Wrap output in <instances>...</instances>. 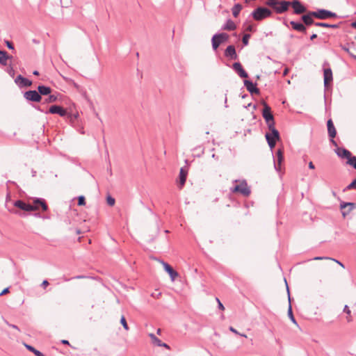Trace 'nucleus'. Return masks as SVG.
I'll list each match as a JSON object with an SVG mask.
<instances>
[{
    "mask_svg": "<svg viewBox=\"0 0 356 356\" xmlns=\"http://www.w3.org/2000/svg\"><path fill=\"white\" fill-rule=\"evenodd\" d=\"M276 20L282 21V24L287 28H289V25H291V29L293 31L302 33H307V27L314 25L315 24H318L314 21L312 18L307 17H300V21H291L288 22L285 17H277Z\"/></svg>",
    "mask_w": 356,
    "mask_h": 356,
    "instance_id": "f257e3e1",
    "label": "nucleus"
},
{
    "mask_svg": "<svg viewBox=\"0 0 356 356\" xmlns=\"http://www.w3.org/2000/svg\"><path fill=\"white\" fill-rule=\"evenodd\" d=\"M13 206L17 209H19L21 211H19L15 208L8 209L9 212L17 215L22 218H25L29 216V213L26 212L34 211V209L32 207V204L30 203H27L22 200H17L13 202Z\"/></svg>",
    "mask_w": 356,
    "mask_h": 356,
    "instance_id": "f03ea898",
    "label": "nucleus"
},
{
    "mask_svg": "<svg viewBox=\"0 0 356 356\" xmlns=\"http://www.w3.org/2000/svg\"><path fill=\"white\" fill-rule=\"evenodd\" d=\"M265 4L270 7L276 14H282L289 10L290 1L282 0L280 1H274V0H267Z\"/></svg>",
    "mask_w": 356,
    "mask_h": 356,
    "instance_id": "7ed1b4c3",
    "label": "nucleus"
},
{
    "mask_svg": "<svg viewBox=\"0 0 356 356\" xmlns=\"http://www.w3.org/2000/svg\"><path fill=\"white\" fill-rule=\"evenodd\" d=\"M273 10L267 7L258 6L250 14V16L256 21H262L271 17Z\"/></svg>",
    "mask_w": 356,
    "mask_h": 356,
    "instance_id": "20e7f679",
    "label": "nucleus"
},
{
    "mask_svg": "<svg viewBox=\"0 0 356 356\" xmlns=\"http://www.w3.org/2000/svg\"><path fill=\"white\" fill-rule=\"evenodd\" d=\"M261 104L263 106L261 111L262 117L265 120L268 128H273L275 122L271 108L265 101H262Z\"/></svg>",
    "mask_w": 356,
    "mask_h": 356,
    "instance_id": "39448f33",
    "label": "nucleus"
},
{
    "mask_svg": "<svg viewBox=\"0 0 356 356\" xmlns=\"http://www.w3.org/2000/svg\"><path fill=\"white\" fill-rule=\"evenodd\" d=\"M229 35L227 33H217L211 38V45L214 51H216L219 46L229 40Z\"/></svg>",
    "mask_w": 356,
    "mask_h": 356,
    "instance_id": "423d86ee",
    "label": "nucleus"
},
{
    "mask_svg": "<svg viewBox=\"0 0 356 356\" xmlns=\"http://www.w3.org/2000/svg\"><path fill=\"white\" fill-rule=\"evenodd\" d=\"M230 190L232 193H239L245 197H248L251 193L250 188L248 186V183L245 179L240 184H236L231 188Z\"/></svg>",
    "mask_w": 356,
    "mask_h": 356,
    "instance_id": "0eeeda50",
    "label": "nucleus"
},
{
    "mask_svg": "<svg viewBox=\"0 0 356 356\" xmlns=\"http://www.w3.org/2000/svg\"><path fill=\"white\" fill-rule=\"evenodd\" d=\"M290 7L293 9V14L299 15L307 12V6L299 0L290 1Z\"/></svg>",
    "mask_w": 356,
    "mask_h": 356,
    "instance_id": "6e6552de",
    "label": "nucleus"
},
{
    "mask_svg": "<svg viewBox=\"0 0 356 356\" xmlns=\"http://www.w3.org/2000/svg\"><path fill=\"white\" fill-rule=\"evenodd\" d=\"M329 63L325 61L323 63V79H324V87L327 88L330 83L333 81V75L332 69L329 66Z\"/></svg>",
    "mask_w": 356,
    "mask_h": 356,
    "instance_id": "1a4fd4ad",
    "label": "nucleus"
},
{
    "mask_svg": "<svg viewBox=\"0 0 356 356\" xmlns=\"http://www.w3.org/2000/svg\"><path fill=\"white\" fill-rule=\"evenodd\" d=\"M327 134L330 138V143L334 146L337 147V143L334 140V138L337 136V130L334 125L332 119H329L327 121Z\"/></svg>",
    "mask_w": 356,
    "mask_h": 356,
    "instance_id": "9d476101",
    "label": "nucleus"
},
{
    "mask_svg": "<svg viewBox=\"0 0 356 356\" xmlns=\"http://www.w3.org/2000/svg\"><path fill=\"white\" fill-rule=\"evenodd\" d=\"M32 207L34 209V211L41 209L42 211H47L49 209V207L46 202V200L41 197H34L33 199Z\"/></svg>",
    "mask_w": 356,
    "mask_h": 356,
    "instance_id": "9b49d317",
    "label": "nucleus"
},
{
    "mask_svg": "<svg viewBox=\"0 0 356 356\" xmlns=\"http://www.w3.org/2000/svg\"><path fill=\"white\" fill-rule=\"evenodd\" d=\"M23 96L28 102H40L42 100V97H40L38 90H35L26 91Z\"/></svg>",
    "mask_w": 356,
    "mask_h": 356,
    "instance_id": "f8f14e48",
    "label": "nucleus"
},
{
    "mask_svg": "<svg viewBox=\"0 0 356 356\" xmlns=\"http://www.w3.org/2000/svg\"><path fill=\"white\" fill-rule=\"evenodd\" d=\"M44 113L58 114L60 117H66V115H67V111L61 106L54 104L51 106L49 110L45 111Z\"/></svg>",
    "mask_w": 356,
    "mask_h": 356,
    "instance_id": "ddd939ff",
    "label": "nucleus"
},
{
    "mask_svg": "<svg viewBox=\"0 0 356 356\" xmlns=\"http://www.w3.org/2000/svg\"><path fill=\"white\" fill-rule=\"evenodd\" d=\"M284 161V154L282 149H278L274 157V168L276 171L280 172L282 169V163Z\"/></svg>",
    "mask_w": 356,
    "mask_h": 356,
    "instance_id": "4468645a",
    "label": "nucleus"
},
{
    "mask_svg": "<svg viewBox=\"0 0 356 356\" xmlns=\"http://www.w3.org/2000/svg\"><path fill=\"white\" fill-rule=\"evenodd\" d=\"M355 209H356V203L346 202H341L340 203V209L344 218Z\"/></svg>",
    "mask_w": 356,
    "mask_h": 356,
    "instance_id": "2eb2a0df",
    "label": "nucleus"
},
{
    "mask_svg": "<svg viewBox=\"0 0 356 356\" xmlns=\"http://www.w3.org/2000/svg\"><path fill=\"white\" fill-rule=\"evenodd\" d=\"M232 68L242 79H247L248 77V72L244 70L240 62H235L232 64Z\"/></svg>",
    "mask_w": 356,
    "mask_h": 356,
    "instance_id": "dca6fc26",
    "label": "nucleus"
},
{
    "mask_svg": "<svg viewBox=\"0 0 356 356\" xmlns=\"http://www.w3.org/2000/svg\"><path fill=\"white\" fill-rule=\"evenodd\" d=\"M161 263L162 264L164 270L169 275L170 280L172 281H175V279L179 276V273L173 269V268L167 262L161 260Z\"/></svg>",
    "mask_w": 356,
    "mask_h": 356,
    "instance_id": "f3484780",
    "label": "nucleus"
},
{
    "mask_svg": "<svg viewBox=\"0 0 356 356\" xmlns=\"http://www.w3.org/2000/svg\"><path fill=\"white\" fill-rule=\"evenodd\" d=\"M244 86L248 91L252 95H259L260 93L259 89L257 87V83H253L251 80L245 79L243 81Z\"/></svg>",
    "mask_w": 356,
    "mask_h": 356,
    "instance_id": "a211bd4d",
    "label": "nucleus"
},
{
    "mask_svg": "<svg viewBox=\"0 0 356 356\" xmlns=\"http://www.w3.org/2000/svg\"><path fill=\"white\" fill-rule=\"evenodd\" d=\"M340 17L337 13L323 8L318 9V19H327L329 18H338Z\"/></svg>",
    "mask_w": 356,
    "mask_h": 356,
    "instance_id": "6ab92c4d",
    "label": "nucleus"
},
{
    "mask_svg": "<svg viewBox=\"0 0 356 356\" xmlns=\"http://www.w3.org/2000/svg\"><path fill=\"white\" fill-rule=\"evenodd\" d=\"M15 83L20 88L30 87L32 85V81L27 78L24 77L19 74L15 79Z\"/></svg>",
    "mask_w": 356,
    "mask_h": 356,
    "instance_id": "aec40b11",
    "label": "nucleus"
},
{
    "mask_svg": "<svg viewBox=\"0 0 356 356\" xmlns=\"http://www.w3.org/2000/svg\"><path fill=\"white\" fill-rule=\"evenodd\" d=\"M337 155L341 159H346L348 161L349 159H351L353 155H352L351 152L344 147H339L338 146L334 149Z\"/></svg>",
    "mask_w": 356,
    "mask_h": 356,
    "instance_id": "412c9836",
    "label": "nucleus"
},
{
    "mask_svg": "<svg viewBox=\"0 0 356 356\" xmlns=\"http://www.w3.org/2000/svg\"><path fill=\"white\" fill-rule=\"evenodd\" d=\"M224 56L229 60L238 59V55L236 51V48L234 45L231 44L227 46L224 51Z\"/></svg>",
    "mask_w": 356,
    "mask_h": 356,
    "instance_id": "4be33fe9",
    "label": "nucleus"
},
{
    "mask_svg": "<svg viewBox=\"0 0 356 356\" xmlns=\"http://www.w3.org/2000/svg\"><path fill=\"white\" fill-rule=\"evenodd\" d=\"M284 281H285L286 286V291H287V293H288V299H289V308H288V316H289V318H290V320L294 324H297V321H296V318L294 317V315H293V311H292V307H291V296H290L289 288L287 282H286L285 278H284Z\"/></svg>",
    "mask_w": 356,
    "mask_h": 356,
    "instance_id": "5701e85b",
    "label": "nucleus"
},
{
    "mask_svg": "<svg viewBox=\"0 0 356 356\" xmlns=\"http://www.w3.org/2000/svg\"><path fill=\"white\" fill-rule=\"evenodd\" d=\"M270 133H266L265 135L266 139H272L275 141H277L280 139L279 131L275 129V126L273 128H268Z\"/></svg>",
    "mask_w": 356,
    "mask_h": 356,
    "instance_id": "b1692460",
    "label": "nucleus"
},
{
    "mask_svg": "<svg viewBox=\"0 0 356 356\" xmlns=\"http://www.w3.org/2000/svg\"><path fill=\"white\" fill-rule=\"evenodd\" d=\"M188 175V170L185 169L184 168H181L179 171V188H181L186 183V178Z\"/></svg>",
    "mask_w": 356,
    "mask_h": 356,
    "instance_id": "393cba45",
    "label": "nucleus"
},
{
    "mask_svg": "<svg viewBox=\"0 0 356 356\" xmlns=\"http://www.w3.org/2000/svg\"><path fill=\"white\" fill-rule=\"evenodd\" d=\"M236 29V25L231 19H227L225 24L221 27L223 31H234Z\"/></svg>",
    "mask_w": 356,
    "mask_h": 356,
    "instance_id": "a878e982",
    "label": "nucleus"
},
{
    "mask_svg": "<svg viewBox=\"0 0 356 356\" xmlns=\"http://www.w3.org/2000/svg\"><path fill=\"white\" fill-rule=\"evenodd\" d=\"M38 92L40 97L42 95H48L51 92V88L44 85H39L38 86Z\"/></svg>",
    "mask_w": 356,
    "mask_h": 356,
    "instance_id": "bb28decb",
    "label": "nucleus"
},
{
    "mask_svg": "<svg viewBox=\"0 0 356 356\" xmlns=\"http://www.w3.org/2000/svg\"><path fill=\"white\" fill-rule=\"evenodd\" d=\"M8 54L5 50H0V64L3 66H8Z\"/></svg>",
    "mask_w": 356,
    "mask_h": 356,
    "instance_id": "cd10ccee",
    "label": "nucleus"
},
{
    "mask_svg": "<svg viewBox=\"0 0 356 356\" xmlns=\"http://www.w3.org/2000/svg\"><path fill=\"white\" fill-rule=\"evenodd\" d=\"M343 24V22H340L338 24H328L325 22H318V24H315L316 26L323 27V28H332V29H338L340 27L341 24Z\"/></svg>",
    "mask_w": 356,
    "mask_h": 356,
    "instance_id": "c85d7f7f",
    "label": "nucleus"
},
{
    "mask_svg": "<svg viewBox=\"0 0 356 356\" xmlns=\"http://www.w3.org/2000/svg\"><path fill=\"white\" fill-rule=\"evenodd\" d=\"M300 17H307V18H312V19H314V18L318 19V9H317L315 11L308 10L307 9V12H305V13H303V15H302L300 16Z\"/></svg>",
    "mask_w": 356,
    "mask_h": 356,
    "instance_id": "c756f323",
    "label": "nucleus"
},
{
    "mask_svg": "<svg viewBox=\"0 0 356 356\" xmlns=\"http://www.w3.org/2000/svg\"><path fill=\"white\" fill-rule=\"evenodd\" d=\"M355 45V43L354 42H352L350 43H346L345 44H340L339 47L341 49H343L344 51L348 54V55L350 56L351 51L350 50V47H354Z\"/></svg>",
    "mask_w": 356,
    "mask_h": 356,
    "instance_id": "7c9ffc66",
    "label": "nucleus"
},
{
    "mask_svg": "<svg viewBox=\"0 0 356 356\" xmlns=\"http://www.w3.org/2000/svg\"><path fill=\"white\" fill-rule=\"evenodd\" d=\"M243 6L241 3H236L232 8V15L234 17H237L242 10Z\"/></svg>",
    "mask_w": 356,
    "mask_h": 356,
    "instance_id": "2f4dec72",
    "label": "nucleus"
},
{
    "mask_svg": "<svg viewBox=\"0 0 356 356\" xmlns=\"http://www.w3.org/2000/svg\"><path fill=\"white\" fill-rule=\"evenodd\" d=\"M25 347L28 350L33 353L35 356H45L42 352L35 349L33 346L28 344H25Z\"/></svg>",
    "mask_w": 356,
    "mask_h": 356,
    "instance_id": "473e14b6",
    "label": "nucleus"
},
{
    "mask_svg": "<svg viewBox=\"0 0 356 356\" xmlns=\"http://www.w3.org/2000/svg\"><path fill=\"white\" fill-rule=\"evenodd\" d=\"M149 336L151 338L152 341L154 345L159 346V347L161 346L162 341L158 337H156L154 334L151 333L149 334Z\"/></svg>",
    "mask_w": 356,
    "mask_h": 356,
    "instance_id": "72a5a7b5",
    "label": "nucleus"
},
{
    "mask_svg": "<svg viewBox=\"0 0 356 356\" xmlns=\"http://www.w3.org/2000/svg\"><path fill=\"white\" fill-rule=\"evenodd\" d=\"M4 43L6 45V47H8V49L11 50L13 53H14V54L16 53V49L15 48V46H14L13 43L11 41L8 40H4Z\"/></svg>",
    "mask_w": 356,
    "mask_h": 356,
    "instance_id": "f704fd0d",
    "label": "nucleus"
},
{
    "mask_svg": "<svg viewBox=\"0 0 356 356\" xmlns=\"http://www.w3.org/2000/svg\"><path fill=\"white\" fill-rule=\"evenodd\" d=\"M251 35L249 33H245L242 38V43L244 47L248 46L249 44V40Z\"/></svg>",
    "mask_w": 356,
    "mask_h": 356,
    "instance_id": "c9c22d12",
    "label": "nucleus"
},
{
    "mask_svg": "<svg viewBox=\"0 0 356 356\" xmlns=\"http://www.w3.org/2000/svg\"><path fill=\"white\" fill-rule=\"evenodd\" d=\"M49 97L45 99L44 102L45 103H53L57 101L58 98L57 96L55 95H48Z\"/></svg>",
    "mask_w": 356,
    "mask_h": 356,
    "instance_id": "e433bc0d",
    "label": "nucleus"
},
{
    "mask_svg": "<svg viewBox=\"0 0 356 356\" xmlns=\"http://www.w3.org/2000/svg\"><path fill=\"white\" fill-rule=\"evenodd\" d=\"M346 163L356 170V156H353L351 159H349L348 161H346Z\"/></svg>",
    "mask_w": 356,
    "mask_h": 356,
    "instance_id": "4c0bfd02",
    "label": "nucleus"
},
{
    "mask_svg": "<svg viewBox=\"0 0 356 356\" xmlns=\"http://www.w3.org/2000/svg\"><path fill=\"white\" fill-rule=\"evenodd\" d=\"M351 189H356V178L353 179L350 184H349L344 189L343 191H346Z\"/></svg>",
    "mask_w": 356,
    "mask_h": 356,
    "instance_id": "58836bf2",
    "label": "nucleus"
},
{
    "mask_svg": "<svg viewBox=\"0 0 356 356\" xmlns=\"http://www.w3.org/2000/svg\"><path fill=\"white\" fill-rule=\"evenodd\" d=\"M67 118L71 122H73L74 120L77 119L79 117V113H71L67 112V115H66Z\"/></svg>",
    "mask_w": 356,
    "mask_h": 356,
    "instance_id": "ea45409f",
    "label": "nucleus"
},
{
    "mask_svg": "<svg viewBox=\"0 0 356 356\" xmlns=\"http://www.w3.org/2000/svg\"><path fill=\"white\" fill-rule=\"evenodd\" d=\"M106 203L108 204V205L112 207L115 204V198H113L112 196H111L110 195H108L107 197H106Z\"/></svg>",
    "mask_w": 356,
    "mask_h": 356,
    "instance_id": "a19ab883",
    "label": "nucleus"
},
{
    "mask_svg": "<svg viewBox=\"0 0 356 356\" xmlns=\"http://www.w3.org/2000/svg\"><path fill=\"white\" fill-rule=\"evenodd\" d=\"M120 323L122 324V325L123 326L124 330H129V326H128V324L127 323V321H126V318H125L124 316H121Z\"/></svg>",
    "mask_w": 356,
    "mask_h": 356,
    "instance_id": "79ce46f5",
    "label": "nucleus"
},
{
    "mask_svg": "<svg viewBox=\"0 0 356 356\" xmlns=\"http://www.w3.org/2000/svg\"><path fill=\"white\" fill-rule=\"evenodd\" d=\"M77 204L79 206L86 205V199L83 195H80L78 197V203Z\"/></svg>",
    "mask_w": 356,
    "mask_h": 356,
    "instance_id": "37998d69",
    "label": "nucleus"
},
{
    "mask_svg": "<svg viewBox=\"0 0 356 356\" xmlns=\"http://www.w3.org/2000/svg\"><path fill=\"white\" fill-rule=\"evenodd\" d=\"M6 72L11 76H14L15 75V70L11 63L8 65L7 67Z\"/></svg>",
    "mask_w": 356,
    "mask_h": 356,
    "instance_id": "c03bdc74",
    "label": "nucleus"
},
{
    "mask_svg": "<svg viewBox=\"0 0 356 356\" xmlns=\"http://www.w3.org/2000/svg\"><path fill=\"white\" fill-rule=\"evenodd\" d=\"M266 141L268 144V146L270 147V148L271 149L275 147V146L276 145V142H277V141H275L274 140L268 139V138L266 139Z\"/></svg>",
    "mask_w": 356,
    "mask_h": 356,
    "instance_id": "a18cd8bd",
    "label": "nucleus"
},
{
    "mask_svg": "<svg viewBox=\"0 0 356 356\" xmlns=\"http://www.w3.org/2000/svg\"><path fill=\"white\" fill-rule=\"evenodd\" d=\"M245 31H249V32H254L255 31V29H254V25H252V24H248L247 26L245 27Z\"/></svg>",
    "mask_w": 356,
    "mask_h": 356,
    "instance_id": "49530a36",
    "label": "nucleus"
},
{
    "mask_svg": "<svg viewBox=\"0 0 356 356\" xmlns=\"http://www.w3.org/2000/svg\"><path fill=\"white\" fill-rule=\"evenodd\" d=\"M216 300L218 302V309H220L221 310H224L225 309V307L223 306L222 302L220 301V300L218 298H216Z\"/></svg>",
    "mask_w": 356,
    "mask_h": 356,
    "instance_id": "de8ad7c7",
    "label": "nucleus"
},
{
    "mask_svg": "<svg viewBox=\"0 0 356 356\" xmlns=\"http://www.w3.org/2000/svg\"><path fill=\"white\" fill-rule=\"evenodd\" d=\"M6 324H7L9 327H12V328H14V329L17 330V331H19V332L20 331V330H19V328L18 327V326H17V325H14V324L9 323L8 321H6Z\"/></svg>",
    "mask_w": 356,
    "mask_h": 356,
    "instance_id": "09e8293b",
    "label": "nucleus"
},
{
    "mask_svg": "<svg viewBox=\"0 0 356 356\" xmlns=\"http://www.w3.org/2000/svg\"><path fill=\"white\" fill-rule=\"evenodd\" d=\"M9 289L10 288L9 287H6L5 288L1 293H0V296H2L3 295H6V293H9Z\"/></svg>",
    "mask_w": 356,
    "mask_h": 356,
    "instance_id": "8fccbe9b",
    "label": "nucleus"
},
{
    "mask_svg": "<svg viewBox=\"0 0 356 356\" xmlns=\"http://www.w3.org/2000/svg\"><path fill=\"white\" fill-rule=\"evenodd\" d=\"M49 283L48 282V280H44L42 281V284H41V286L44 289H45L47 286H49Z\"/></svg>",
    "mask_w": 356,
    "mask_h": 356,
    "instance_id": "3c124183",
    "label": "nucleus"
},
{
    "mask_svg": "<svg viewBox=\"0 0 356 356\" xmlns=\"http://www.w3.org/2000/svg\"><path fill=\"white\" fill-rule=\"evenodd\" d=\"M343 312L347 314L348 315H350L351 312L349 309V307L348 305H345L344 308H343Z\"/></svg>",
    "mask_w": 356,
    "mask_h": 356,
    "instance_id": "603ef678",
    "label": "nucleus"
},
{
    "mask_svg": "<svg viewBox=\"0 0 356 356\" xmlns=\"http://www.w3.org/2000/svg\"><path fill=\"white\" fill-rule=\"evenodd\" d=\"M312 259L313 260H323V259H330V258L327 257H315Z\"/></svg>",
    "mask_w": 356,
    "mask_h": 356,
    "instance_id": "864d4df0",
    "label": "nucleus"
},
{
    "mask_svg": "<svg viewBox=\"0 0 356 356\" xmlns=\"http://www.w3.org/2000/svg\"><path fill=\"white\" fill-rule=\"evenodd\" d=\"M35 218H41V217H43V215L40 212H35L32 214Z\"/></svg>",
    "mask_w": 356,
    "mask_h": 356,
    "instance_id": "5fc2aeb1",
    "label": "nucleus"
},
{
    "mask_svg": "<svg viewBox=\"0 0 356 356\" xmlns=\"http://www.w3.org/2000/svg\"><path fill=\"white\" fill-rule=\"evenodd\" d=\"M330 259L333 260L334 261L337 262L340 266H341L342 268H345V266L343 263H341V261L337 260V259H332L330 258Z\"/></svg>",
    "mask_w": 356,
    "mask_h": 356,
    "instance_id": "6e6d98bb",
    "label": "nucleus"
},
{
    "mask_svg": "<svg viewBox=\"0 0 356 356\" xmlns=\"http://www.w3.org/2000/svg\"><path fill=\"white\" fill-rule=\"evenodd\" d=\"M229 330L232 332L233 333L236 334H240L239 332L235 329L233 327H229Z\"/></svg>",
    "mask_w": 356,
    "mask_h": 356,
    "instance_id": "4d7b16f0",
    "label": "nucleus"
},
{
    "mask_svg": "<svg viewBox=\"0 0 356 356\" xmlns=\"http://www.w3.org/2000/svg\"><path fill=\"white\" fill-rule=\"evenodd\" d=\"M159 347H164V348H165L168 350L170 349V346L168 345L166 343H163V342L161 343V346Z\"/></svg>",
    "mask_w": 356,
    "mask_h": 356,
    "instance_id": "13d9d810",
    "label": "nucleus"
},
{
    "mask_svg": "<svg viewBox=\"0 0 356 356\" xmlns=\"http://www.w3.org/2000/svg\"><path fill=\"white\" fill-rule=\"evenodd\" d=\"M60 342H61L62 344L70 346V343L69 341H67L66 339H63V340H61Z\"/></svg>",
    "mask_w": 356,
    "mask_h": 356,
    "instance_id": "bf43d9fd",
    "label": "nucleus"
},
{
    "mask_svg": "<svg viewBox=\"0 0 356 356\" xmlns=\"http://www.w3.org/2000/svg\"><path fill=\"white\" fill-rule=\"evenodd\" d=\"M308 167H309V169H312V170L315 168V166H314V163L312 161H310L309 163Z\"/></svg>",
    "mask_w": 356,
    "mask_h": 356,
    "instance_id": "052dcab7",
    "label": "nucleus"
},
{
    "mask_svg": "<svg viewBox=\"0 0 356 356\" xmlns=\"http://www.w3.org/2000/svg\"><path fill=\"white\" fill-rule=\"evenodd\" d=\"M86 277L85 275H76V276L74 277L72 279H83Z\"/></svg>",
    "mask_w": 356,
    "mask_h": 356,
    "instance_id": "680f3d73",
    "label": "nucleus"
},
{
    "mask_svg": "<svg viewBox=\"0 0 356 356\" xmlns=\"http://www.w3.org/2000/svg\"><path fill=\"white\" fill-rule=\"evenodd\" d=\"M317 34L316 33H313L312 35H311L310 36V40H314V39L317 38Z\"/></svg>",
    "mask_w": 356,
    "mask_h": 356,
    "instance_id": "e2e57ef3",
    "label": "nucleus"
},
{
    "mask_svg": "<svg viewBox=\"0 0 356 356\" xmlns=\"http://www.w3.org/2000/svg\"><path fill=\"white\" fill-rule=\"evenodd\" d=\"M8 57H9L8 60H10V63L12 64V62L15 61V58H14V57L13 56L9 55V54H8Z\"/></svg>",
    "mask_w": 356,
    "mask_h": 356,
    "instance_id": "0e129e2a",
    "label": "nucleus"
},
{
    "mask_svg": "<svg viewBox=\"0 0 356 356\" xmlns=\"http://www.w3.org/2000/svg\"><path fill=\"white\" fill-rule=\"evenodd\" d=\"M34 108H35V109H37L38 111H40V112H44V113L45 112V111H44L40 108V106H34Z\"/></svg>",
    "mask_w": 356,
    "mask_h": 356,
    "instance_id": "69168bd1",
    "label": "nucleus"
},
{
    "mask_svg": "<svg viewBox=\"0 0 356 356\" xmlns=\"http://www.w3.org/2000/svg\"><path fill=\"white\" fill-rule=\"evenodd\" d=\"M346 319L348 321V322H351L353 321V318L352 317L350 316V314L348 315L347 317H346Z\"/></svg>",
    "mask_w": 356,
    "mask_h": 356,
    "instance_id": "338daca9",
    "label": "nucleus"
},
{
    "mask_svg": "<svg viewBox=\"0 0 356 356\" xmlns=\"http://www.w3.org/2000/svg\"><path fill=\"white\" fill-rule=\"evenodd\" d=\"M32 42L35 44H39L40 43V40H37V39H33L32 40Z\"/></svg>",
    "mask_w": 356,
    "mask_h": 356,
    "instance_id": "774afa93",
    "label": "nucleus"
}]
</instances>
